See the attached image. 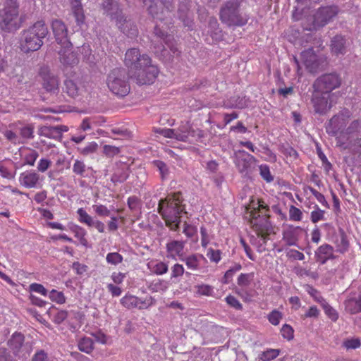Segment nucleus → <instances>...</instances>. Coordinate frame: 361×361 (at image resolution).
<instances>
[{
    "label": "nucleus",
    "mask_w": 361,
    "mask_h": 361,
    "mask_svg": "<svg viewBox=\"0 0 361 361\" xmlns=\"http://www.w3.org/2000/svg\"><path fill=\"white\" fill-rule=\"evenodd\" d=\"M256 161L254 156L243 149L235 152L234 163L239 173L243 176H247L251 173L252 166Z\"/></svg>",
    "instance_id": "14"
},
{
    "label": "nucleus",
    "mask_w": 361,
    "mask_h": 361,
    "mask_svg": "<svg viewBox=\"0 0 361 361\" xmlns=\"http://www.w3.org/2000/svg\"><path fill=\"white\" fill-rule=\"evenodd\" d=\"M259 173L262 178L267 183H271L274 180V177L271 174L270 169L268 165L262 164L259 167Z\"/></svg>",
    "instance_id": "54"
},
{
    "label": "nucleus",
    "mask_w": 361,
    "mask_h": 361,
    "mask_svg": "<svg viewBox=\"0 0 361 361\" xmlns=\"http://www.w3.org/2000/svg\"><path fill=\"white\" fill-rule=\"evenodd\" d=\"M280 152L290 161H295L298 158V152L291 146L283 145L280 147Z\"/></svg>",
    "instance_id": "39"
},
{
    "label": "nucleus",
    "mask_w": 361,
    "mask_h": 361,
    "mask_svg": "<svg viewBox=\"0 0 361 361\" xmlns=\"http://www.w3.org/2000/svg\"><path fill=\"white\" fill-rule=\"evenodd\" d=\"M195 293L199 296H212L214 288L208 284H197L195 286Z\"/></svg>",
    "instance_id": "38"
},
{
    "label": "nucleus",
    "mask_w": 361,
    "mask_h": 361,
    "mask_svg": "<svg viewBox=\"0 0 361 361\" xmlns=\"http://www.w3.org/2000/svg\"><path fill=\"white\" fill-rule=\"evenodd\" d=\"M315 259L317 262L321 264H324L329 259H334V247L327 243L322 244L315 251Z\"/></svg>",
    "instance_id": "24"
},
{
    "label": "nucleus",
    "mask_w": 361,
    "mask_h": 361,
    "mask_svg": "<svg viewBox=\"0 0 361 361\" xmlns=\"http://www.w3.org/2000/svg\"><path fill=\"white\" fill-rule=\"evenodd\" d=\"M154 303V300L152 296H148L145 298H138L137 307L139 310L147 309Z\"/></svg>",
    "instance_id": "60"
},
{
    "label": "nucleus",
    "mask_w": 361,
    "mask_h": 361,
    "mask_svg": "<svg viewBox=\"0 0 361 361\" xmlns=\"http://www.w3.org/2000/svg\"><path fill=\"white\" fill-rule=\"evenodd\" d=\"M180 259L185 264L187 268L192 271H206L207 259L201 254L189 255Z\"/></svg>",
    "instance_id": "20"
},
{
    "label": "nucleus",
    "mask_w": 361,
    "mask_h": 361,
    "mask_svg": "<svg viewBox=\"0 0 361 361\" xmlns=\"http://www.w3.org/2000/svg\"><path fill=\"white\" fill-rule=\"evenodd\" d=\"M107 86L109 90L118 97H125L130 92V85L125 75V71L116 68L111 71L107 78Z\"/></svg>",
    "instance_id": "8"
},
{
    "label": "nucleus",
    "mask_w": 361,
    "mask_h": 361,
    "mask_svg": "<svg viewBox=\"0 0 361 361\" xmlns=\"http://www.w3.org/2000/svg\"><path fill=\"white\" fill-rule=\"evenodd\" d=\"M345 309L351 314L361 312V303L355 294L351 295L345 301Z\"/></svg>",
    "instance_id": "30"
},
{
    "label": "nucleus",
    "mask_w": 361,
    "mask_h": 361,
    "mask_svg": "<svg viewBox=\"0 0 361 361\" xmlns=\"http://www.w3.org/2000/svg\"><path fill=\"white\" fill-rule=\"evenodd\" d=\"M72 170L74 174L80 177H85L87 171V166L84 161L75 159L74 161Z\"/></svg>",
    "instance_id": "41"
},
{
    "label": "nucleus",
    "mask_w": 361,
    "mask_h": 361,
    "mask_svg": "<svg viewBox=\"0 0 361 361\" xmlns=\"http://www.w3.org/2000/svg\"><path fill=\"white\" fill-rule=\"evenodd\" d=\"M335 94H320L314 91L311 102L314 111L319 114H326L333 106Z\"/></svg>",
    "instance_id": "15"
},
{
    "label": "nucleus",
    "mask_w": 361,
    "mask_h": 361,
    "mask_svg": "<svg viewBox=\"0 0 361 361\" xmlns=\"http://www.w3.org/2000/svg\"><path fill=\"white\" fill-rule=\"evenodd\" d=\"M343 346L347 350L357 349L361 346V341L359 338H347L343 342Z\"/></svg>",
    "instance_id": "52"
},
{
    "label": "nucleus",
    "mask_w": 361,
    "mask_h": 361,
    "mask_svg": "<svg viewBox=\"0 0 361 361\" xmlns=\"http://www.w3.org/2000/svg\"><path fill=\"white\" fill-rule=\"evenodd\" d=\"M49 33L44 20H39L28 28L23 30L20 40V49L25 53L39 50L44 44V39Z\"/></svg>",
    "instance_id": "3"
},
{
    "label": "nucleus",
    "mask_w": 361,
    "mask_h": 361,
    "mask_svg": "<svg viewBox=\"0 0 361 361\" xmlns=\"http://www.w3.org/2000/svg\"><path fill=\"white\" fill-rule=\"evenodd\" d=\"M345 39L341 35L334 37L330 44L331 53L336 56L345 54Z\"/></svg>",
    "instance_id": "28"
},
{
    "label": "nucleus",
    "mask_w": 361,
    "mask_h": 361,
    "mask_svg": "<svg viewBox=\"0 0 361 361\" xmlns=\"http://www.w3.org/2000/svg\"><path fill=\"white\" fill-rule=\"evenodd\" d=\"M49 298L52 302L57 304H63L66 302V297L63 292L58 291L55 289L51 290L49 293Z\"/></svg>",
    "instance_id": "48"
},
{
    "label": "nucleus",
    "mask_w": 361,
    "mask_h": 361,
    "mask_svg": "<svg viewBox=\"0 0 361 361\" xmlns=\"http://www.w3.org/2000/svg\"><path fill=\"white\" fill-rule=\"evenodd\" d=\"M254 273L240 274L237 280L238 285L241 287L248 286L253 280Z\"/></svg>",
    "instance_id": "50"
},
{
    "label": "nucleus",
    "mask_w": 361,
    "mask_h": 361,
    "mask_svg": "<svg viewBox=\"0 0 361 361\" xmlns=\"http://www.w3.org/2000/svg\"><path fill=\"white\" fill-rule=\"evenodd\" d=\"M281 336L287 339L288 341H290L293 338L294 336V331L293 327L289 324H283L281 329Z\"/></svg>",
    "instance_id": "61"
},
{
    "label": "nucleus",
    "mask_w": 361,
    "mask_h": 361,
    "mask_svg": "<svg viewBox=\"0 0 361 361\" xmlns=\"http://www.w3.org/2000/svg\"><path fill=\"white\" fill-rule=\"evenodd\" d=\"M269 207L262 200L252 199L246 207L245 218L258 236L265 240L271 228Z\"/></svg>",
    "instance_id": "1"
},
{
    "label": "nucleus",
    "mask_w": 361,
    "mask_h": 361,
    "mask_svg": "<svg viewBox=\"0 0 361 361\" xmlns=\"http://www.w3.org/2000/svg\"><path fill=\"white\" fill-rule=\"evenodd\" d=\"M59 61L63 66V69L66 71L69 68L76 66L79 63L78 54L73 50V44L61 45L59 51Z\"/></svg>",
    "instance_id": "17"
},
{
    "label": "nucleus",
    "mask_w": 361,
    "mask_h": 361,
    "mask_svg": "<svg viewBox=\"0 0 361 361\" xmlns=\"http://www.w3.org/2000/svg\"><path fill=\"white\" fill-rule=\"evenodd\" d=\"M158 74V68L152 65L151 61L149 64L142 63L140 66H138L133 77L139 85H150L155 81Z\"/></svg>",
    "instance_id": "13"
},
{
    "label": "nucleus",
    "mask_w": 361,
    "mask_h": 361,
    "mask_svg": "<svg viewBox=\"0 0 361 361\" xmlns=\"http://www.w3.org/2000/svg\"><path fill=\"white\" fill-rule=\"evenodd\" d=\"M178 13L179 18L182 20L185 26L190 27L192 25V20H191V14L188 8H186L185 11L179 8Z\"/></svg>",
    "instance_id": "55"
},
{
    "label": "nucleus",
    "mask_w": 361,
    "mask_h": 361,
    "mask_svg": "<svg viewBox=\"0 0 361 361\" xmlns=\"http://www.w3.org/2000/svg\"><path fill=\"white\" fill-rule=\"evenodd\" d=\"M70 230L74 234L75 238L79 240L80 243L82 246L85 247L89 246L88 241L85 237L87 231L85 228L78 225L74 224L70 227Z\"/></svg>",
    "instance_id": "34"
},
{
    "label": "nucleus",
    "mask_w": 361,
    "mask_h": 361,
    "mask_svg": "<svg viewBox=\"0 0 361 361\" xmlns=\"http://www.w3.org/2000/svg\"><path fill=\"white\" fill-rule=\"evenodd\" d=\"M302 61L307 70L316 73L324 70L327 66V58L324 54H317L312 48L305 50L301 54Z\"/></svg>",
    "instance_id": "10"
},
{
    "label": "nucleus",
    "mask_w": 361,
    "mask_h": 361,
    "mask_svg": "<svg viewBox=\"0 0 361 361\" xmlns=\"http://www.w3.org/2000/svg\"><path fill=\"white\" fill-rule=\"evenodd\" d=\"M59 81L57 76L49 73L43 75V87L47 92H55L59 90Z\"/></svg>",
    "instance_id": "29"
},
{
    "label": "nucleus",
    "mask_w": 361,
    "mask_h": 361,
    "mask_svg": "<svg viewBox=\"0 0 361 361\" xmlns=\"http://www.w3.org/2000/svg\"><path fill=\"white\" fill-rule=\"evenodd\" d=\"M185 242L182 240H171L166 244V248L168 257L176 259V257H182Z\"/></svg>",
    "instance_id": "25"
},
{
    "label": "nucleus",
    "mask_w": 361,
    "mask_h": 361,
    "mask_svg": "<svg viewBox=\"0 0 361 361\" xmlns=\"http://www.w3.org/2000/svg\"><path fill=\"white\" fill-rule=\"evenodd\" d=\"M338 6L334 5L320 7L313 16L312 24L305 29L312 30L323 27L338 15Z\"/></svg>",
    "instance_id": "11"
},
{
    "label": "nucleus",
    "mask_w": 361,
    "mask_h": 361,
    "mask_svg": "<svg viewBox=\"0 0 361 361\" xmlns=\"http://www.w3.org/2000/svg\"><path fill=\"white\" fill-rule=\"evenodd\" d=\"M310 220L313 224L325 220V211L320 209L317 204H315L314 210L310 213Z\"/></svg>",
    "instance_id": "42"
},
{
    "label": "nucleus",
    "mask_w": 361,
    "mask_h": 361,
    "mask_svg": "<svg viewBox=\"0 0 361 361\" xmlns=\"http://www.w3.org/2000/svg\"><path fill=\"white\" fill-rule=\"evenodd\" d=\"M128 206L132 212L140 213L142 202L137 197L130 196L128 198Z\"/></svg>",
    "instance_id": "46"
},
{
    "label": "nucleus",
    "mask_w": 361,
    "mask_h": 361,
    "mask_svg": "<svg viewBox=\"0 0 361 361\" xmlns=\"http://www.w3.org/2000/svg\"><path fill=\"white\" fill-rule=\"evenodd\" d=\"M20 155L25 164L34 166L37 159L39 157L38 152L33 149L25 147L21 150Z\"/></svg>",
    "instance_id": "33"
},
{
    "label": "nucleus",
    "mask_w": 361,
    "mask_h": 361,
    "mask_svg": "<svg viewBox=\"0 0 361 361\" xmlns=\"http://www.w3.org/2000/svg\"><path fill=\"white\" fill-rule=\"evenodd\" d=\"M341 85V78L336 73H326L315 80L312 85L314 91L317 93L329 94L338 88Z\"/></svg>",
    "instance_id": "9"
},
{
    "label": "nucleus",
    "mask_w": 361,
    "mask_h": 361,
    "mask_svg": "<svg viewBox=\"0 0 361 361\" xmlns=\"http://www.w3.org/2000/svg\"><path fill=\"white\" fill-rule=\"evenodd\" d=\"M322 307L326 315L332 321L336 322L338 319V312L332 307L327 302L324 301L322 303Z\"/></svg>",
    "instance_id": "43"
},
{
    "label": "nucleus",
    "mask_w": 361,
    "mask_h": 361,
    "mask_svg": "<svg viewBox=\"0 0 361 361\" xmlns=\"http://www.w3.org/2000/svg\"><path fill=\"white\" fill-rule=\"evenodd\" d=\"M39 135L49 138H53L56 136V133L54 126H42L39 129Z\"/></svg>",
    "instance_id": "59"
},
{
    "label": "nucleus",
    "mask_w": 361,
    "mask_h": 361,
    "mask_svg": "<svg viewBox=\"0 0 361 361\" xmlns=\"http://www.w3.org/2000/svg\"><path fill=\"white\" fill-rule=\"evenodd\" d=\"M145 6H148L149 13L154 18L163 21L166 18L171 7V0L167 1H160L159 6L157 5V2H154V0H142Z\"/></svg>",
    "instance_id": "16"
},
{
    "label": "nucleus",
    "mask_w": 361,
    "mask_h": 361,
    "mask_svg": "<svg viewBox=\"0 0 361 361\" xmlns=\"http://www.w3.org/2000/svg\"><path fill=\"white\" fill-rule=\"evenodd\" d=\"M98 148V145L95 142H89L85 147L78 148V151L83 156L94 153Z\"/></svg>",
    "instance_id": "57"
},
{
    "label": "nucleus",
    "mask_w": 361,
    "mask_h": 361,
    "mask_svg": "<svg viewBox=\"0 0 361 361\" xmlns=\"http://www.w3.org/2000/svg\"><path fill=\"white\" fill-rule=\"evenodd\" d=\"M94 343L92 338L84 337L78 341V349L87 354H90L94 348Z\"/></svg>",
    "instance_id": "37"
},
{
    "label": "nucleus",
    "mask_w": 361,
    "mask_h": 361,
    "mask_svg": "<svg viewBox=\"0 0 361 361\" xmlns=\"http://www.w3.org/2000/svg\"><path fill=\"white\" fill-rule=\"evenodd\" d=\"M335 245L337 252L343 254L348 251L349 242L347 240V236L343 231H341L339 238L336 240Z\"/></svg>",
    "instance_id": "35"
},
{
    "label": "nucleus",
    "mask_w": 361,
    "mask_h": 361,
    "mask_svg": "<svg viewBox=\"0 0 361 361\" xmlns=\"http://www.w3.org/2000/svg\"><path fill=\"white\" fill-rule=\"evenodd\" d=\"M19 4L17 0H6L0 9V29L10 32L17 27Z\"/></svg>",
    "instance_id": "6"
},
{
    "label": "nucleus",
    "mask_w": 361,
    "mask_h": 361,
    "mask_svg": "<svg viewBox=\"0 0 361 361\" xmlns=\"http://www.w3.org/2000/svg\"><path fill=\"white\" fill-rule=\"evenodd\" d=\"M138 297L127 293L121 299V304L127 309L137 308Z\"/></svg>",
    "instance_id": "36"
},
{
    "label": "nucleus",
    "mask_w": 361,
    "mask_h": 361,
    "mask_svg": "<svg viewBox=\"0 0 361 361\" xmlns=\"http://www.w3.org/2000/svg\"><path fill=\"white\" fill-rule=\"evenodd\" d=\"M42 180L40 175L34 170L25 171L20 174L19 183L26 188H36Z\"/></svg>",
    "instance_id": "22"
},
{
    "label": "nucleus",
    "mask_w": 361,
    "mask_h": 361,
    "mask_svg": "<svg viewBox=\"0 0 361 361\" xmlns=\"http://www.w3.org/2000/svg\"><path fill=\"white\" fill-rule=\"evenodd\" d=\"M166 138H173L181 142H188L190 137H194L195 130L192 128L188 122L182 123L177 129L172 128H159L156 130Z\"/></svg>",
    "instance_id": "12"
},
{
    "label": "nucleus",
    "mask_w": 361,
    "mask_h": 361,
    "mask_svg": "<svg viewBox=\"0 0 361 361\" xmlns=\"http://www.w3.org/2000/svg\"><path fill=\"white\" fill-rule=\"evenodd\" d=\"M225 300L229 306L233 307L235 310H241L243 309L242 304L235 297L232 295H228L226 296Z\"/></svg>",
    "instance_id": "63"
},
{
    "label": "nucleus",
    "mask_w": 361,
    "mask_h": 361,
    "mask_svg": "<svg viewBox=\"0 0 361 361\" xmlns=\"http://www.w3.org/2000/svg\"><path fill=\"white\" fill-rule=\"evenodd\" d=\"M185 273V269L180 264L176 263L171 267V279H176L182 276Z\"/></svg>",
    "instance_id": "62"
},
{
    "label": "nucleus",
    "mask_w": 361,
    "mask_h": 361,
    "mask_svg": "<svg viewBox=\"0 0 361 361\" xmlns=\"http://www.w3.org/2000/svg\"><path fill=\"white\" fill-rule=\"evenodd\" d=\"M154 35L157 38H159L161 41L164 42L173 54L179 55L180 51L175 44L173 36L166 35L164 32L159 28L158 25L154 27Z\"/></svg>",
    "instance_id": "26"
},
{
    "label": "nucleus",
    "mask_w": 361,
    "mask_h": 361,
    "mask_svg": "<svg viewBox=\"0 0 361 361\" xmlns=\"http://www.w3.org/2000/svg\"><path fill=\"white\" fill-rule=\"evenodd\" d=\"M24 335L19 332H15L8 341V345L13 350V353L17 354L24 343Z\"/></svg>",
    "instance_id": "31"
},
{
    "label": "nucleus",
    "mask_w": 361,
    "mask_h": 361,
    "mask_svg": "<svg viewBox=\"0 0 361 361\" xmlns=\"http://www.w3.org/2000/svg\"><path fill=\"white\" fill-rule=\"evenodd\" d=\"M208 35L212 37L213 42H219L223 39L222 30L219 27V24L215 17H211L209 19Z\"/></svg>",
    "instance_id": "27"
},
{
    "label": "nucleus",
    "mask_w": 361,
    "mask_h": 361,
    "mask_svg": "<svg viewBox=\"0 0 361 361\" xmlns=\"http://www.w3.org/2000/svg\"><path fill=\"white\" fill-rule=\"evenodd\" d=\"M302 232L300 226L288 225L283 229L282 240L287 246H298L300 235Z\"/></svg>",
    "instance_id": "21"
},
{
    "label": "nucleus",
    "mask_w": 361,
    "mask_h": 361,
    "mask_svg": "<svg viewBox=\"0 0 361 361\" xmlns=\"http://www.w3.org/2000/svg\"><path fill=\"white\" fill-rule=\"evenodd\" d=\"M54 37L58 44H71L66 25L60 19H54L51 23Z\"/></svg>",
    "instance_id": "19"
},
{
    "label": "nucleus",
    "mask_w": 361,
    "mask_h": 361,
    "mask_svg": "<svg viewBox=\"0 0 361 361\" xmlns=\"http://www.w3.org/2000/svg\"><path fill=\"white\" fill-rule=\"evenodd\" d=\"M123 256L117 252H109L106 255V260L108 264L116 266L123 262Z\"/></svg>",
    "instance_id": "49"
},
{
    "label": "nucleus",
    "mask_w": 361,
    "mask_h": 361,
    "mask_svg": "<svg viewBox=\"0 0 361 361\" xmlns=\"http://www.w3.org/2000/svg\"><path fill=\"white\" fill-rule=\"evenodd\" d=\"M124 62L126 66L135 70L142 63L149 64L151 58L147 54L141 55L138 49L132 48L126 51Z\"/></svg>",
    "instance_id": "18"
},
{
    "label": "nucleus",
    "mask_w": 361,
    "mask_h": 361,
    "mask_svg": "<svg viewBox=\"0 0 361 361\" xmlns=\"http://www.w3.org/2000/svg\"><path fill=\"white\" fill-rule=\"evenodd\" d=\"M73 15L75 17L78 25L81 26L85 23V16L82 7H77L72 9Z\"/></svg>",
    "instance_id": "53"
},
{
    "label": "nucleus",
    "mask_w": 361,
    "mask_h": 361,
    "mask_svg": "<svg viewBox=\"0 0 361 361\" xmlns=\"http://www.w3.org/2000/svg\"><path fill=\"white\" fill-rule=\"evenodd\" d=\"M183 200L181 192H177L169 194L164 200H161L159 202L158 212L171 230L176 231L179 228L182 215L186 213Z\"/></svg>",
    "instance_id": "2"
},
{
    "label": "nucleus",
    "mask_w": 361,
    "mask_h": 361,
    "mask_svg": "<svg viewBox=\"0 0 361 361\" xmlns=\"http://www.w3.org/2000/svg\"><path fill=\"white\" fill-rule=\"evenodd\" d=\"M93 209L94 212L99 216H109L110 214V210L104 204H94L93 205Z\"/></svg>",
    "instance_id": "64"
},
{
    "label": "nucleus",
    "mask_w": 361,
    "mask_h": 361,
    "mask_svg": "<svg viewBox=\"0 0 361 361\" xmlns=\"http://www.w3.org/2000/svg\"><path fill=\"white\" fill-rule=\"evenodd\" d=\"M151 289L153 291L159 292V291H165L168 288L167 282L162 279H157L153 281L151 283Z\"/></svg>",
    "instance_id": "58"
},
{
    "label": "nucleus",
    "mask_w": 361,
    "mask_h": 361,
    "mask_svg": "<svg viewBox=\"0 0 361 361\" xmlns=\"http://www.w3.org/2000/svg\"><path fill=\"white\" fill-rule=\"evenodd\" d=\"M221 251L219 250H214L212 247L209 248L207 252V257L212 262L216 264L219 263L221 259Z\"/></svg>",
    "instance_id": "56"
},
{
    "label": "nucleus",
    "mask_w": 361,
    "mask_h": 361,
    "mask_svg": "<svg viewBox=\"0 0 361 361\" xmlns=\"http://www.w3.org/2000/svg\"><path fill=\"white\" fill-rule=\"evenodd\" d=\"M148 269L156 275H163L169 270L168 264L162 261L152 260L147 264Z\"/></svg>",
    "instance_id": "32"
},
{
    "label": "nucleus",
    "mask_w": 361,
    "mask_h": 361,
    "mask_svg": "<svg viewBox=\"0 0 361 361\" xmlns=\"http://www.w3.org/2000/svg\"><path fill=\"white\" fill-rule=\"evenodd\" d=\"M283 318V314L277 310H274L270 312L267 315V319L274 326L279 324Z\"/></svg>",
    "instance_id": "51"
},
{
    "label": "nucleus",
    "mask_w": 361,
    "mask_h": 361,
    "mask_svg": "<svg viewBox=\"0 0 361 361\" xmlns=\"http://www.w3.org/2000/svg\"><path fill=\"white\" fill-rule=\"evenodd\" d=\"M62 91L71 99L81 100L87 92V83L82 77L71 75L64 80Z\"/></svg>",
    "instance_id": "7"
},
{
    "label": "nucleus",
    "mask_w": 361,
    "mask_h": 361,
    "mask_svg": "<svg viewBox=\"0 0 361 361\" xmlns=\"http://www.w3.org/2000/svg\"><path fill=\"white\" fill-rule=\"evenodd\" d=\"M348 118V114H344L343 112L333 116L329 121V126L326 128V131L334 135H337L338 131L345 126Z\"/></svg>",
    "instance_id": "23"
},
{
    "label": "nucleus",
    "mask_w": 361,
    "mask_h": 361,
    "mask_svg": "<svg viewBox=\"0 0 361 361\" xmlns=\"http://www.w3.org/2000/svg\"><path fill=\"white\" fill-rule=\"evenodd\" d=\"M77 214L78 215V221L80 223L85 224L89 227L93 226V218L83 208H79L77 210Z\"/></svg>",
    "instance_id": "44"
},
{
    "label": "nucleus",
    "mask_w": 361,
    "mask_h": 361,
    "mask_svg": "<svg viewBox=\"0 0 361 361\" xmlns=\"http://www.w3.org/2000/svg\"><path fill=\"white\" fill-rule=\"evenodd\" d=\"M242 269V266L240 264H235L233 267H230L227 270L223 278V283L225 284L229 283L234 276V274Z\"/></svg>",
    "instance_id": "47"
},
{
    "label": "nucleus",
    "mask_w": 361,
    "mask_h": 361,
    "mask_svg": "<svg viewBox=\"0 0 361 361\" xmlns=\"http://www.w3.org/2000/svg\"><path fill=\"white\" fill-rule=\"evenodd\" d=\"M288 217L289 220L291 221L300 222L303 219L302 211L295 206L291 204L290 205L288 209Z\"/></svg>",
    "instance_id": "40"
},
{
    "label": "nucleus",
    "mask_w": 361,
    "mask_h": 361,
    "mask_svg": "<svg viewBox=\"0 0 361 361\" xmlns=\"http://www.w3.org/2000/svg\"><path fill=\"white\" fill-rule=\"evenodd\" d=\"M244 0H228L221 7L219 18L222 23L228 27H243L249 20V16L241 11Z\"/></svg>",
    "instance_id": "4"
},
{
    "label": "nucleus",
    "mask_w": 361,
    "mask_h": 361,
    "mask_svg": "<svg viewBox=\"0 0 361 361\" xmlns=\"http://www.w3.org/2000/svg\"><path fill=\"white\" fill-rule=\"evenodd\" d=\"M102 5L106 12L116 20L118 27L125 35L130 37L137 36V29L136 26L123 15L117 1L114 0H104Z\"/></svg>",
    "instance_id": "5"
},
{
    "label": "nucleus",
    "mask_w": 361,
    "mask_h": 361,
    "mask_svg": "<svg viewBox=\"0 0 361 361\" xmlns=\"http://www.w3.org/2000/svg\"><path fill=\"white\" fill-rule=\"evenodd\" d=\"M279 353V350L269 348L262 352L259 355V359L262 361H270L278 357Z\"/></svg>",
    "instance_id": "45"
}]
</instances>
